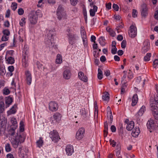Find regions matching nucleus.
Returning <instances> with one entry per match:
<instances>
[{
    "instance_id": "obj_1",
    "label": "nucleus",
    "mask_w": 158,
    "mask_h": 158,
    "mask_svg": "<svg viewBox=\"0 0 158 158\" xmlns=\"http://www.w3.org/2000/svg\"><path fill=\"white\" fill-rule=\"evenodd\" d=\"M54 31L52 30H46L45 37L46 40V44L49 48H54L56 50L57 47L56 45H55L53 41V38H52L54 36Z\"/></svg>"
},
{
    "instance_id": "obj_2",
    "label": "nucleus",
    "mask_w": 158,
    "mask_h": 158,
    "mask_svg": "<svg viewBox=\"0 0 158 158\" xmlns=\"http://www.w3.org/2000/svg\"><path fill=\"white\" fill-rule=\"evenodd\" d=\"M29 48L27 45H25L23 51V57L22 59V65L25 68L27 67L28 65Z\"/></svg>"
},
{
    "instance_id": "obj_3",
    "label": "nucleus",
    "mask_w": 158,
    "mask_h": 158,
    "mask_svg": "<svg viewBox=\"0 0 158 158\" xmlns=\"http://www.w3.org/2000/svg\"><path fill=\"white\" fill-rule=\"evenodd\" d=\"M24 137L19 132L17 133L15 138L12 139L11 142L13 147L16 148L18 146L19 142L23 143L24 141Z\"/></svg>"
},
{
    "instance_id": "obj_4",
    "label": "nucleus",
    "mask_w": 158,
    "mask_h": 158,
    "mask_svg": "<svg viewBox=\"0 0 158 158\" xmlns=\"http://www.w3.org/2000/svg\"><path fill=\"white\" fill-rule=\"evenodd\" d=\"M56 15L57 19L59 20L65 18L66 17V11L62 6H59L57 10Z\"/></svg>"
},
{
    "instance_id": "obj_5",
    "label": "nucleus",
    "mask_w": 158,
    "mask_h": 158,
    "mask_svg": "<svg viewBox=\"0 0 158 158\" xmlns=\"http://www.w3.org/2000/svg\"><path fill=\"white\" fill-rule=\"evenodd\" d=\"M154 102L151 103L150 104L151 109L152 111V114L155 118L158 119V108L156 105L157 103Z\"/></svg>"
},
{
    "instance_id": "obj_6",
    "label": "nucleus",
    "mask_w": 158,
    "mask_h": 158,
    "mask_svg": "<svg viewBox=\"0 0 158 158\" xmlns=\"http://www.w3.org/2000/svg\"><path fill=\"white\" fill-rule=\"evenodd\" d=\"M49 137L52 141L54 142H56L60 139L58 132L55 130H53L49 133Z\"/></svg>"
},
{
    "instance_id": "obj_7",
    "label": "nucleus",
    "mask_w": 158,
    "mask_h": 158,
    "mask_svg": "<svg viewBox=\"0 0 158 158\" xmlns=\"http://www.w3.org/2000/svg\"><path fill=\"white\" fill-rule=\"evenodd\" d=\"M140 11L142 17L145 18L148 15V9L146 4H143L141 6Z\"/></svg>"
},
{
    "instance_id": "obj_8",
    "label": "nucleus",
    "mask_w": 158,
    "mask_h": 158,
    "mask_svg": "<svg viewBox=\"0 0 158 158\" xmlns=\"http://www.w3.org/2000/svg\"><path fill=\"white\" fill-rule=\"evenodd\" d=\"M85 133V130L84 128H80L76 133V138L78 140L81 139L84 136Z\"/></svg>"
},
{
    "instance_id": "obj_9",
    "label": "nucleus",
    "mask_w": 158,
    "mask_h": 158,
    "mask_svg": "<svg viewBox=\"0 0 158 158\" xmlns=\"http://www.w3.org/2000/svg\"><path fill=\"white\" fill-rule=\"evenodd\" d=\"M61 115L59 113L56 112L50 118V120L52 123H54V121L59 122L60 120Z\"/></svg>"
},
{
    "instance_id": "obj_10",
    "label": "nucleus",
    "mask_w": 158,
    "mask_h": 158,
    "mask_svg": "<svg viewBox=\"0 0 158 158\" xmlns=\"http://www.w3.org/2000/svg\"><path fill=\"white\" fill-rule=\"evenodd\" d=\"M25 74L26 83L28 85H30L32 81V77L31 73L29 71L27 70L25 71Z\"/></svg>"
},
{
    "instance_id": "obj_11",
    "label": "nucleus",
    "mask_w": 158,
    "mask_h": 158,
    "mask_svg": "<svg viewBox=\"0 0 158 158\" xmlns=\"http://www.w3.org/2000/svg\"><path fill=\"white\" fill-rule=\"evenodd\" d=\"M130 32H129V35L131 38H134L137 35V28L135 26L133 25L130 26Z\"/></svg>"
},
{
    "instance_id": "obj_12",
    "label": "nucleus",
    "mask_w": 158,
    "mask_h": 158,
    "mask_svg": "<svg viewBox=\"0 0 158 158\" xmlns=\"http://www.w3.org/2000/svg\"><path fill=\"white\" fill-rule=\"evenodd\" d=\"M49 108L52 111H56L58 109V105L55 102H51L49 104Z\"/></svg>"
},
{
    "instance_id": "obj_13",
    "label": "nucleus",
    "mask_w": 158,
    "mask_h": 158,
    "mask_svg": "<svg viewBox=\"0 0 158 158\" xmlns=\"http://www.w3.org/2000/svg\"><path fill=\"white\" fill-rule=\"evenodd\" d=\"M145 110V106H143L135 115L137 120H140L139 117L143 115Z\"/></svg>"
},
{
    "instance_id": "obj_14",
    "label": "nucleus",
    "mask_w": 158,
    "mask_h": 158,
    "mask_svg": "<svg viewBox=\"0 0 158 158\" xmlns=\"http://www.w3.org/2000/svg\"><path fill=\"white\" fill-rule=\"evenodd\" d=\"M67 35L68 36V39L70 44L73 45L75 43L76 40V37L75 35L69 33Z\"/></svg>"
},
{
    "instance_id": "obj_15",
    "label": "nucleus",
    "mask_w": 158,
    "mask_h": 158,
    "mask_svg": "<svg viewBox=\"0 0 158 158\" xmlns=\"http://www.w3.org/2000/svg\"><path fill=\"white\" fill-rule=\"evenodd\" d=\"M38 17L36 15L32 14L30 15L29 17V20L31 24H35L37 22Z\"/></svg>"
},
{
    "instance_id": "obj_16",
    "label": "nucleus",
    "mask_w": 158,
    "mask_h": 158,
    "mask_svg": "<svg viewBox=\"0 0 158 158\" xmlns=\"http://www.w3.org/2000/svg\"><path fill=\"white\" fill-rule=\"evenodd\" d=\"M66 154L68 156H71L74 152L73 147L72 145H68L66 147Z\"/></svg>"
},
{
    "instance_id": "obj_17",
    "label": "nucleus",
    "mask_w": 158,
    "mask_h": 158,
    "mask_svg": "<svg viewBox=\"0 0 158 158\" xmlns=\"http://www.w3.org/2000/svg\"><path fill=\"white\" fill-rule=\"evenodd\" d=\"M143 44L144 46L142 48V51L143 52L145 53L149 50L150 43L148 40H146L144 41Z\"/></svg>"
},
{
    "instance_id": "obj_18",
    "label": "nucleus",
    "mask_w": 158,
    "mask_h": 158,
    "mask_svg": "<svg viewBox=\"0 0 158 158\" xmlns=\"http://www.w3.org/2000/svg\"><path fill=\"white\" fill-rule=\"evenodd\" d=\"M78 77L79 79L83 81L86 82L88 81V78L86 75H85L82 72H79L78 73Z\"/></svg>"
},
{
    "instance_id": "obj_19",
    "label": "nucleus",
    "mask_w": 158,
    "mask_h": 158,
    "mask_svg": "<svg viewBox=\"0 0 158 158\" xmlns=\"http://www.w3.org/2000/svg\"><path fill=\"white\" fill-rule=\"evenodd\" d=\"M71 75V72L69 70H66L64 71L63 73V77L65 79H69Z\"/></svg>"
},
{
    "instance_id": "obj_20",
    "label": "nucleus",
    "mask_w": 158,
    "mask_h": 158,
    "mask_svg": "<svg viewBox=\"0 0 158 158\" xmlns=\"http://www.w3.org/2000/svg\"><path fill=\"white\" fill-rule=\"evenodd\" d=\"M140 132V131L139 128L135 127V128L133 129L132 131V135L134 137H136Z\"/></svg>"
},
{
    "instance_id": "obj_21",
    "label": "nucleus",
    "mask_w": 158,
    "mask_h": 158,
    "mask_svg": "<svg viewBox=\"0 0 158 158\" xmlns=\"http://www.w3.org/2000/svg\"><path fill=\"white\" fill-rule=\"evenodd\" d=\"M132 101L131 105L132 106H134L136 104L138 101V97L137 94H135L134 95L132 98Z\"/></svg>"
},
{
    "instance_id": "obj_22",
    "label": "nucleus",
    "mask_w": 158,
    "mask_h": 158,
    "mask_svg": "<svg viewBox=\"0 0 158 158\" xmlns=\"http://www.w3.org/2000/svg\"><path fill=\"white\" fill-rule=\"evenodd\" d=\"M11 122L12 125H11L10 127H14L15 129H16L18 125L16 119L15 118H11Z\"/></svg>"
},
{
    "instance_id": "obj_23",
    "label": "nucleus",
    "mask_w": 158,
    "mask_h": 158,
    "mask_svg": "<svg viewBox=\"0 0 158 158\" xmlns=\"http://www.w3.org/2000/svg\"><path fill=\"white\" fill-rule=\"evenodd\" d=\"M134 127V123L132 121L129 122L127 124L126 128L128 131L131 130Z\"/></svg>"
},
{
    "instance_id": "obj_24",
    "label": "nucleus",
    "mask_w": 158,
    "mask_h": 158,
    "mask_svg": "<svg viewBox=\"0 0 158 158\" xmlns=\"http://www.w3.org/2000/svg\"><path fill=\"white\" fill-rule=\"evenodd\" d=\"M93 9H90L89 10L90 15L91 16L93 17L95 15V13L97 11L98 7L95 5L93 6Z\"/></svg>"
},
{
    "instance_id": "obj_25",
    "label": "nucleus",
    "mask_w": 158,
    "mask_h": 158,
    "mask_svg": "<svg viewBox=\"0 0 158 158\" xmlns=\"http://www.w3.org/2000/svg\"><path fill=\"white\" fill-rule=\"evenodd\" d=\"M147 128L148 129H149V131L150 132L152 131H151V129H152L154 126V121L152 120L150 121H148L147 124Z\"/></svg>"
},
{
    "instance_id": "obj_26",
    "label": "nucleus",
    "mask_w": 158,
    "mask_h": 158,
    "mask_svg": "<svg viewBox=\"0 0 158 158\" xmlns=\"http://www.w3.org/2000/svg\"><path fill=\"white\" fill-rule=\"evenodd\" d=\"M23 151L25 152V155H26L27 153H28V150L26 148H23V149H21V148H20L19 149V153H20L21 157L23 158H25L24 154L23 153Z\"/></svg>"
},
{
    "instance_id": "obj_27",
    "label": "nucleus",
    "mask_w": 158,
    "mask_h": 158,
    "mask_svg": "<svg viewBox=\"0 0 158 158\" xmlns=\"http://www.w3.org/2000/svg\"><path fill=\"white\" fill-rule=\"evenodd\" d=\"M17 105L15 104L13 106L12 108L10 109L9 111L7 112V114L10 115L11 114H15L16 112V110L15 108L17 107Z\"/></svg>"
},
{
    "instance_id": "obj_28",
    "label": "nucleus",
    "mask_w": 158,
    "mask_h": 158,
    "mask_svg": "<svg viewBox=\"0 0 158 158\" xmlns=\"http://www.w3.org/2000/svg\"><path fill=\"white\" fill-rule=\"evenodd\" d=\"M13 101L12 98L8 97L5 98V103L6 104V108L9 107Z\"/></svg>"
},
{
    "instance_id": "obj_29",
    "label": "nucleus",
    "mask_w": 158,
    "mask_h": 158,
    "mask_svg": "<svg viewBox=\"0 0 158 158\" xmlns=\"http://www.w3.org/2000/svg\"><path fill=\"white\" fill-rule=\"evenodd\" d=\"M106 30L108 32L110 35L112 37H114L115 35V33L114 31L109 27L106 28Z\"/></svg>"
},
{
    "instance_id": "obj_30",
    "label": "nucleus",
    "mask_w": 158,
    "mask_h": 158,
    "mask_svg": "<svg viewBox=\"0 0 158 158\" xmlns=\"http://www.w3.org/2000/svg\"><path fill=\"white\" fill-rule=\"evenodd\" d=\"M43 144V141L42 140V138L40 137L39 140L36 142V144L37 147L40 148L42 146Z\"/></svg>"
},
{
    "instance_id": "obj_31",
    "label": "nucleus",
    "mask_w": 158,
    "mask_h": 158,
    "mask_svg": "<svg viewBox=\"0 0 158 158\" xmlns=\"http://www.w3.org/2000/svg\"><path fill=\"white\" fill-rule=\"evenodd\" d=\"M62 57L61 56L58 54L56 56V63L60 64L62 63Z\"/></svg>"
},
{
    "instance_id": "obj_32",
    "label": "nucleus",
    "mask_w": 158,
    "mask_h": 158,
    "mask_svg": "<svg viewBox=\"0 0 158 158\" xmlns=\"http://www.w3.org/2000/svg\"><path fill=\"white\" fill-rule=\"evenodd\" d=\"M6 62L7 63L12 64L15 63V60L13 57L11 56L9 57L6 59Z\"/></svg>"
},
{
    "instance_id": "obj_33",
    "label": "nucleus",
    "mask_w": 158,
    "mask_h": 158,
    "mask_svg": "<svg viewBox=\"0 0 158 158\" xmlns=\"http://www.w3.org/2000/svg\"><path fill=\"white\" fill-rule=\"evenodd\" d=\"M109 94L107 92L104 93V95L102 96V98L103 100L108 101L109 100Z\"/></svg>"
},
{
    "instance_id": "obj_34",
    "label": "nucleus",
    "mask_w": 158,
    "mask_h": 158,
    "mask_svg": "<svg viewBox=\"0 0 158 158\" xmlns=\"http://www.w3.org/2000/svg\"><path fill=\"white\" fill-rule=\"evenodd\" d=\"M98 41L100 44L102 46L105 45V39L104 37L101 36L99 39Z\"/></svg>"
},
{
    "instance_id": "obj_35",
    "label": "nucleus",
    "mask_w": 158,
    "mask_h": 158,
    "mask_svg": "<svg viewBox=\"0 0 158 158\" xmlns=\"http://www.w3.org/2000/svg\"><path fill=\"white\" fill-rule=\"evenodd\" d=\"M98 79L101 80L103 78L102 72L101 70L99 68L98 69Z\"/></svg>"
},
{
    "instance_id": "obj_36",
    "label": "nucleus",
    "mask_w": 158,
    "mask_h": 158,
    "mask_svg": "<svg viewBox=\"0 0 158 158\" xmlns=\"http://www.w3.org/2000/svg\"><path fill=\"white\" fill-rule=\"evenodd\" d=\"M19 131L20 132H23L24 130V125L23 122L21 121L20 123Z\"/></svg>"
},
{
    "instance_id": "obj_37",
    "label": "nucleus",
    "mask_w": 158,
    "mask_h": 158,
    "mask_svg": "<svg viewBox=\"0 0 158 158\" xmlns=\"http://www.w3.org/2000/svg\"><path fill=\"white\" fill-rule=\"evenodd\" d=\"M151 56V53H147L143 58L144 60L145 61H148L150 60V57Z\"/></svg>"
},
{
    "instance_id": "obj_38",
    "label": "nucleus",
    "mask_w": 158,
    "mask_h": 158,
    "mask_svg": "<svg viewBox=\"0 0 158 158\" xmlns=\"http://www.w3.org/2000/svg\"><path fill=\"white\" fill-rule=\"evenodd\" d=\"M5 110L4 104L3 102H0V113H3Z\"/></svg>"
},
{
    "instance_id": "obj_39",
    "label": "nucleus",
    "mask_w": 158,
    "mask_h": 158,
    "mask_svg": "<svg viewBox=\"0 0 158 158\" xmlns=\"http://www.w3.org/2000/svg\"><path fill=\"white\" fill-rule=\"evenodd\" d=\"M16 129L14 127H10L8 131L9 135H10L11 136H14L15 133V131Z\"/></svg>"
},
{
    "instance_id": "obj_40",
    "label": "nucleus",
    "mask_w": 158,
    "mask_h": 158,
    "mask_svg": "<svg viewBox=\"0 0 158 158\" xmlns=\"http://www.w3.org/2000/svg\"><path fill=\"white\" fill-rule=\"evenodd\" d=\"M0 127H2L6 123L7 120L6 118H5L2 120H0Z\"/></svg>"
},
{
    "instance_id": "obj_41",
    "label": "nucleus",
    "mask_w": 158,
    "mask_h": 158,
    "mask_svg": "<svg viewBox=\"0 0 158 158\" xmlns=\"http://www.w3.org/2000/svg\"><path fill=\"white\" fill-rule=\"evenodd\" d=\"M80 113L83 118H85L86 116L87 113L85 109H82L80 110Z\"/></svg>"
},
{
    "instance_id": "obj_42",
    "label": "nucleus",
    "mask_w": 158,
    "mask_h": 158,
    "mask_svg": "<svg viewBox=\"0 0 158 158\" xmlns=\"http://www.w3.org/2000/svg\"><path fill=\"white\" fill-rule=\"evenodd\" d=\"M117 147L118 148L117 149V150L116 151V156H119L120 154V146L118 144L117 145Z\"/></svg>"
},
{
    "instance_id": "obj_43",
    "label": "nucleus",
    "mask_w": 158,
    "mask_h": 158,
    "mask_svg": "<svg viewBox=\"0 0 158 158\" xmlns=\"http://www.w3.org/2000/svg\"><path fill=\"white\" fill-rule=\"evenodd\" d=\"M156 91L157 93V95L156 96H154V102H155L157 103V104L158 105V86L156 87Z\"/></svg>"
},
{
    "instance_id": "obj_44",
    "label": "nucleus",
    "mask_w": 158,
    "mask_h": 158,
    "mask_svg": "<svg viewBox=\"0 0 158 158\" xmlns=\"http://www.w3.org/2000/svg\"><path fill=\"white\" fill-rule=\"evenodd\" d=\"M25 18H23L21 19L19 23L20 25L21 26L23 27L25 25L26 23V21H25Z\"/></svg>"
},
{
    "instance_id": "obj_45",
    "label": "nucleus",
    "mask_w": 158,
    "mask_h": 158,
    "mask_svg": "<svg viewBox=\"0 0 158 158\" xmlns=\"http://www.w3.org/2000/svg\"><path fill=\"white\" fill-rule=\"evenodd\" d=\"M35 15H36V16L39 17H41L42 16V14L41 12V11L39 10H37L35 12Z\"/></svg>"
},
{
    "instance_id": "obj_46",
    "label": "nucleus",
    "mask_w": 158,
    "mask_h": 158,
    "mask_svg": "<svg viewBox=\"0 0 158 158\" xmlns=\"http://www.w3.org/2000/svg\"><path fill=\"white\" fill-rule=\"evenodd\" d=\"M6 150L7 152H10L11 150L10 145L9 143H6L5 146Z\"/></svg>"
},
{
    "instance_id": "obj_47",
    "label": "nucleus",
    "mask_w": 158,
    "mask_h": 158,
    "mask_svg": "<svg viewBox=\"0 0 158 158\" xmlns=\"http://www.w3.org/2000/svg\"><path fill=\"white\" fill-rule=\"evenodd\" d=\"M6 73L5 69L2 67H0V74L1 76L5 75Z\"/></svg>"
},
{
    "instance_id": "obj_48",
    "label": "nucleus",
    "mask_w": 158,
    "mask_h": 158,
    "mask_svg": "<svg viewBox=\"0 0 158 158\" xmlns=\"http://www.w3.org/2000/svg\"><path fill=\"white\" fill-rule=\"evenodd\" d=\"M8 70L10 72V76L12 75V72H13L14 70V68L13 66H10L8 67Z\"/></svg>"
},
{
    "instance_id": "obj_49",
    "label": "nucleus",
    "mask_w": 158,
    "mask_h": 158,
    "mask_svg": "<svg viewBox=\"0 0 158 158\" xmlns=\"http://www.w3.org/2000/svg\"><path fill=\"white\" fill-rule=\"evenodd\" d=\"M10 93V90L8 89L5 88L3 89V94L7 95L9 94Z\"/></svg>"
},
{
    "instance_id": "obj_50",
    "label": "nucleus",
    "mask_w": 158,
    "mask_h": 158,
    "mask_svg": "<svg viewBox=\"0 0 158 158\" xmlns=\"http://www.w3.org/2000/svg\"><path fill=\"white\" fill-rule=\"evenodd\" d=\"M2 33L4 35L9 36L10 34V32L8 29H5L2 31Z\"/></svg>"
},
{
    "instance_id": "obj_51",
    "label": "nucleus",
    "mask_w": 158,
    "mask_h": 158,
    "mask_svg": "<svg viewBox=\"0 0 158 158\" xmlns=\"http://www.w3.org/2000/svg\"><path fill=\"white\" fill-rule=\"evenodd\" d=\"M81 36L82 38H86V32L85 30H81Z\"/></svg>"
},
{
    "instance_id": "obj_52",
    "label": "nucleus",
    "mask_w": 158,
    "mask_h": 158,
    "mask_svg": "<svg viewBox=\"0 0 158 158\" xmlns=\"http://www.w3.org/2000/svg\"><path fill=\"white\" fill-rule=\"evenodd\" d=\"M17 4L15 2H13L12 4L11 8L12 10L15 11L17 8Z\"/></svg>"
},
{
    "instance_id": "obj_53",
    "label": "nucleus",
    "mask_w": 158,
    "mask_h": 158,
    "mask_svg": "<svg viewBox=\"0 0 158 158\" xmlns=\"http://www.w3.org/2000/svg\"><path fill=\"white\" fill-rule=\"evenodd\" d=\"M104 131H106L108 130V124L107 121H106L104 123Z\"/></svg>"
},
{
    "instance_id": "obj_54",
    "label": "nucleus",
    "mask_w": 158,
    "mask_h": 158,
    "mask_svg": "<svg viewBox=\"0 0 158 158\" xmlns=\"http://www.w3.org/2000/svg\"><path fill=\"white\" fill-rule=\"evenodd\" d=\"M83 43L85 47H86L88 45L87 40L86 38H82Z\"/></svg>"
},
{
    "instance_id": "obj_55",
    "label": "nucleus",
    "mask_w": 158,
    "mask_h": 158,
    "mask_svg": "<svg viewBox=\"0 0 158 158\" xmlns=\"http://www.w3.org/2000/svg\"><path fill=\"white\" fill-rule=\"evenodd\" d=\"M127 42L126 40H123L121 43V46L122 48H125L126 47Z\"/></svg>"
},
{
    "instance_id": "obj_56",
    "label": "nucleus",
    "mask_w": 158,
    "mask_h": 158,
    "mask_svg": "<svg viewBox=\"0 0 158 158\" xmlns=\"http://www.w3.org/2000/svg\"><path fill=\"white\" fill-rule=\"evenodd\" d=\"M109 141L110 144L112 145L113 147H114L116 146V143L114 141V140L110 139L109 140Z\"/></svg>"
},
{
    "instance_id": "obj_57",
    "label": "nucleus",
    "mask_w": 158,
    "mask_h": 158,
    "mask_svg": "<svg viewBox=\"0 0 158 158\" xmlns=\"http://www.w3.org/2000/svg\"><path fill=\"white\" fill-rule=\"evenodd\" d=\"M71 4L73 6H75L77 4L78 0H70Z\"/></svg>"
},
{
    "instance_id": "obj_58",
    "label": "nucleus",
    "mask_w": 158,
    "mask_h": 158,
    "mask_svg": "<svg viewBox=\"0 0 158 158\" xmlns=\"http://www.w3.org/2000/svg\"><path fill=\"white\" fill-rule=\"evenodd\" d=\"M112 7L114 10H115V11H118V10L119 7L117 4H114L113 5Z\"/></svg>"
},
{
    "instance_id": "obj_59",
    "label": "nucleus",
    "mask_w": 158,
    "mask_h": 158,
    "mask_svg": "<svg viewBox=\"0 0 158 158\" xmlns=\"http://www.w3.org/2000/svg\"><path fill=\"white\" fill-rule=\"evenodd\" d=\"M24 12L22 8H20L18 10V13L19 15H23L24 13Z\"/></svg>"
},
{
    "instance_id": "obj_60",
    "label": "nucleus",
    "mask_w": 158,
    "mask_h": 158,
    "mask_svg": "<svg viewBox=\"0 0 158 158\" xmlns=\"http://www.w3.org/2000/svg\"><path fill=\"white\" fill-rule=\"evenodd\" d=\"M9 37L7 36L3 35L1 38V40L3 41H7Z\"/></svg>"
},
{
    "instance_id": "obj_61",
    "label": "nucleus",
    "mask_w": 158,
    "mask_h": 158,
    "mask_svg": "<svg viewBox=\"0 0 158 158\" xmlns=\"http://www.w3.org/2000/svg\"><path fill=\"white\" fill-rule=\"evenodd\" d=\"M117 52V48L116 47H113L111 50V53L113 54H115Z\"/></svg>"
},
{
    "instance_id": "obj_62",
    "label": "nucleus",
    "mask_w": 158,
    "mask_h": 158,
    "mask_svg": "<svg viewBox=\"0 0 158 158\" xmlns=\"http://www.w3.org/2000/svg\"><path fill=\"white\" fill-rule=\"evenodd\" d=\"M137 10L135 9H133L132 14V16L134 18L136 17L137 16Z\"/></svg>"
},
{
    "instance_id": "obj_63",
    "label": "nucleus",
    "mask_w": 158,
    "mask_h": 158,
    "mask_svg": "<svg viewBox=\"0 0 158 158\" xmlns=\"http://www.w3.org/2000/svg\"><path fill=\"white\" fill-rule=\"evenodd\" d=\"M7 44V42H5L4 43L1 44L0 45V51L2 50L5 46H6Z\"/></svg>"
},
{
    "instance_id": "obj_64",
    "label": "nucleus",
    "mask_w": 158,
    "mask_h": 158,
    "mask_svg": "<svg viewBox=\"0 0 158 158\" xmlns=\"http://www.w3.org/2000/svg\"><path fill=\"white\" fill-rule=\"evenodd\" d=\"M4 25L5 27H8L10 26V23L8 20H6L4 22Z\"/></svg>"
}]
</instances>
